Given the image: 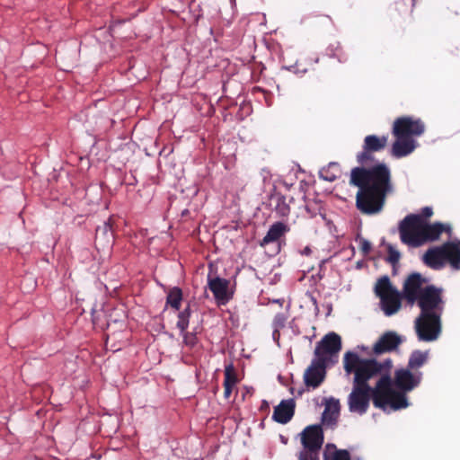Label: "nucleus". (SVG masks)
Masks as SVG:
<instances>
[{"mask_svg":"<svg viewBox=\"0 0 460 460\" xmlns=\"http://www.w3.org/2000/svg\"><path fill=\"white\" fill-rule=\"evenodd\" d=\"M389 367V361H378L376 358H363L358 353L347 351L343 357V368L347 376L353 375L352 390L348 396L350 412L365 414L370 400L374 402L376 390L371 387L368 381L380 377L382 371Z\"/></svg>","mask_w":460,"mask_h":460,"instance_id":"obj_1","label":"nucleus"},{"mask_svg":"<svg viewBox=\"0 0 460 460\" xmlns=\"http://www.w3.org/2000/svg\"><path fill=\"white\" fill-rule=\"evenodd\" d=\"M349 182L358 187L356 206L366 215L381 212L386 196L394 191L391 171L385 164H378L368 169L354 168L350 173Z\"/></svg>","mask_w":460,"mask_h":460,"instance_id":"obj_2","label":"nucleus"},{"mask_svg":"<svg viewBox=\"0 0 460 460\" xmlns=\"http://www.w3.org/2000/svg\"><path fill=\"white\" fill-rule=\"evenodd\" d=\"M403 296L410 305L417 304L420 309L419 316L433 317L443 314L445 301L442 289L426 285L419 273L411 274L403 285Z\"/></svg>","mask_w":460,"mask_h":460,"instance_id":"obj_3","label":"nucleus"},{"mask_svg":"<svg viewBox=\"0 0 460 460\" xmlns=\"http://www.w3.org/2000/svg\"><path fill=\"white\" fill-rule=\"evenodd\" d=\"M399 232L403 243L419 247L425 243L438 240L443 232L450 234L451 227L441 223L428 224L420 216L411 214L400 223Z\"/></svg>","mask_w":460,"mask_h":460,"instance_id":"obj_4","label":"nucleus"},{"mask_svg":"<svg viewBox=\"0 0 460 460\" xmlns=\"http://www.w3.org/2000/svg\"><path fill=\"white\" fill-rule=\"evenodd\" d=\"M384 361H389V367H385L376 383V395L374 406L382 410H385L388 405L394 411L404 409L409 405L405 394L407 392L393 389L391 377L393 361L391 358H386Z\"/></svg>","mask_w":460,"mask_h":460,"instance_id":"obj_5","label":"nucleus"},{"mask_svg":"<svg viewBox=\"0 0 460 460\" xmlns=\"http://www.w3.org/2000/svg\"><path fill=\"white\" fill-rule=\"evenodd\" d=\"M423 261L433 270H441L448 262L453 270H460V240L447 242L429 248L423 255Z\"/></svg>","mask_w":460,"mask_h":460,"instance_id":"obj_6","label":"nucleus"},{"mask_svg":"<svg viewBox=\"0 0 460 460\" xmlns=\"http://www.w3.org/2000/svg\"><path fill=\"white\" fill-rule=\"evenodd\" d=\"M374 292L380 298V306L387 315L396 314L401 307L402 296L400 292L392 286L387 276L377 279L374 287Z\"/></svg>","mask_w":460,"mask_h":460,"instance_id":"obj_7","label":"nucleus"},{"mask_svg":"<svg viewBox=\"0 0 460 460\" xmlns=\"http://www.w3.org/2000/svg\"><path fill=\"white\" fill-rule=\"evenodd\" d=\"M422 376L421 371H413L407 367L398 368L392 378V385L402 392H411L420 385Z\"/></svg>","mask_w":460,"mask_h":460,"instance_id":"obj_8","label":"nucleus"},{"mask_svg":"<svg viewBox=\"0 0 460 460\" xmlns=\"http://www.w3.org/2000/svg\"><path fill=\"white\" fill-rule=\"evenodd\" d=\"M425 125L420 119L411 117L398 118L394 122L393 134L396 137H419L423 134Z\"/></svg>","mask_w":460,"mask_h":460,"instance_id":"obj_9","label":"nucleus"},{"mask_svg":"<svg viewBox=\"0 0 460 460\" xmlns=\"http://www.w3.org/2000/svg\"><path fill=\"white\" fill-rule=\"evenodd\" d=\"M414 328L420 341H435L441 332L440 318H416Z\"/></svg>","mask_w":460,"mask_h":460,"instance_id":"obj_10","label":"nucleus"},{"mask_svg":"<svg viewBox=\"0 0 460 460\" xmlns=\"http://www.w3.org/2000/svg\"><path fill=\"white\" fill-rule=\"evenodd\" d=\"M341 349V337L331 332L325 335L315 347L314 354L317 359L324 358L325 363L328 360V356L337 354Z\"/></svg>","mask_w":460,"mask_h":460,"instance_id":"obj_11","label":"nucleus"},{"mask_svg":"<svg viewBox=\"0 0 460 460\" xmlns=\"http://www.w3.org/2000/svg\"><path fill=\"white\" fill-rule=\"evenodd\" d=\"M324 358H314L304 373V381L307 387L315 389L319 387L325 378Z\"/></svg>","mask_w":460,"mask_h":460,"instance_id":"obj_12","label":"nucleus"},{"mask_svg":"<svg viewBox=\"0 0 460 460\" xmlns=\"http://www.w3.org/2000/svg\"><path fill=\"white\" fill-rule=\"evenodd\" d=\"M388 142V136L368 135L364 139L363 151L357 156L358 162L365 164L370 159V153L383 150Z\"/></svg>","mask_w":460,"mask_h":460,"instance_id":"obj_13","label":"nucleus"},{"mask_svg":"<svg viewBox=\"0 0 460 460\" xmlns=\"http://www.w3.org/2000/svg\"><path fill=\"white\" fill-rule=\"evenodd\" d=\"M323 439V432L320 425L307 426L301 433V443L305 448L321 450Z\"/></svg>","mask_w":460,"mask_h":460,"instance_id":"obj_14","label":"nucleus"},{"mask_svg":"<svg viewBox=\"0 0 460 460\" xmlns=\"http://www.w3.org/2000/svg\"><path fill=\"white\" fill-rule=\"evenodd\" d=\"M208 286L218 303L226 304L231 299L232 292L229 289V280L219 277H208Z\"/></svg>","mask_w":460,"mask_h":460,"instance_id":"obj_15","label":"nucleus"},{"mask_svg":"<svg viewBox=\"0 0 460 460\" xmlns=\"http://www.w3.org/2000/svg\"><path fill=\"white\" fill-rule=\"evenodd\" d=\"M402 343L401 337L394 332H386L373 347V352L376 355L396 349Z\"/></svg>","mask_w":460,"mask_h":460,"instance_id":"obj_16","label":"nucleus"},{"mask_svg":"<svg viewBox=\"0 0 460 460\" xmlns=\"http://www.w3.org/2000/svg\"><path fill=\"white\" fill-rule=\"evenodd\" d=\"M176 325L183 335L185 344L193 347L197 343V334L202 330L201 321H197L193 331H190V318H179Z\"/></svg>","mask_w":460,"mask_h":460,"instance_id":"obj_17","label":"nucleus"},{"mask_svg":"<svg viewBox=\"0 0 460 460\" xmlns=\"http://www.w3.org/2000/svg\"><path fill=\"white\" fill-rule=\"evenodd\" d=\"M295 413V402L292 399L283 400L280 403L274 408L272 419L274 421L286 424L288 423Z\"/></svg>","mask_w":460,"mask_h":460,"instance_id":"obj_18","label":"nucleus"},{"mask_svg":"<svg viewBox=\"0 0 460 460\" xmlns=\"http://www.w3.org/2000/svg\"><path fill=\"white\" fill-rule=\"evenodd\" d=\"M396 141L392 146V155L394 157L401 158L410 155L416 147V142L411 137H396Z\"/></svg>","mask_w":460,"mask_h":460,"instance_id":"obj_19","label":"nucleus"},{"mask_svg":"<svg viewBox=\"0 0 460 460\" xmlns=\"http://www.w3.org/2000/svg\"><path fill=\"white\" fill-rule=\"evenodd\" d=\"M429 350H413L408 359L407 367L413 371H420L419 369L423 367L429 360Z\"/></svg>","mask_w":460,"mask_h":460,"instance_id":"obj_20","label":"nucleus"},{"mask_svg":"<svg viewBox=\"0 0 460 460\" xmlns=\"http://www.w3.org/2000/svg\"><path fill=\"white\" fill-rule=\"evenodd\" d=\"M288 231V226L282 223L277 222L273 224L267 234L262 239V244H267L272 242L279 240L282 235H284Z\"/></svg>","mask_w":460,"mask_h":460,"instance_id":"obj_21","label":"nucleus"},{"mask_svg":"<svg viewBox=\"0 0 460 460\" xmlns=\"http://www.w3.org/2000/svg\"><path fill=\"white\" fill-rule=\"evenodd\" d=\"M340 402L338 400L331 398L326 402L325 409L323 413V420L328 423L334 421L339 414Z\"/></svg>","mask_w":460,"mask_h":460,"instance_id":"obj_22","label":"nucleus"},{"mask_svg":"<svg viewBox=\"0 0 460 460\" xmlns=\"http://www.w3.org/2000/svg\"><path fill=\"white\" fill-rule=\"evenodd\" d=\"M340 173L341 170L337 163H330L326 167L319 171L320 178L330 182L335 181L340 176Z\"/></svg>","mask_w":460,"mask_h":460,"instance_id":"obj_23","label":"nucleus"},{"mask_svg":"<svg viewBox=\"0 0 460 460\" xmlns=\"http://www.w3.org/2000/svg\"><path fill=\"white\" fill-rule=\"evenodd\" d=\"M96 239L103 240L109 245L112 243L113 232L110 221L104 222L102 226L96 229Z\"/></svg>","mask_w":460,"mask_h":460,"instance_id":"obj_24","label":"nucleus"},{"mask_svg":"<svg viewBox=\"0 0 460 460\" xmlns=\"http://www.w3.org/2000/svg\"><path fill=\"white\" fill-rule=\"evenodd\" d=\"M181 301H182L181 289H180L179 288H172L167 295L166 305L175 310H179L181 307Z\"/></svg>","mask_w":460,"mask_h":460,"instance_id":"obj_25","label":"nucleus"},{"mask_svg":"<svg viewBox=\"0 0 460 460\" xmlns=\"http://www.w3.org/2000/svg\"><path fill=\"white\" fill-rule=\"evenodd\" d=\"M238 382L234 367L232 364L225 367V380L224 384L234 386Z\"/></svg>","mask_w":460,"mask_h":460,"instance_id":"obj_26","label":"nucleus"},{"mask_svg":"<svg viewBox=\"0 0 460 460\" xmlns=\"http://www.w3.org/2000/svg\"><path fill=\"white\" fill-rule=\"evenodd\" d=\"M320 450L314 448H305L300 451L298 460H319Z\"/></svg>","mask_w":460,"mask_h":460,"instance_id":"obj_27","label":"nucleus"},{"mask_svg":"<svg viewBox=\"0 0 460 460\" xmlns=\"http://www.w3.org/2000/svg\"><path fill=\"white\" fill-rule=\"evenodd\" d=\"M388 251V261L392 264H395L399 261L401 254L400 252L391 244L387 246Z\"/></svg>","mask_w":460,"mask_h":460,"instance_id":"obj_28","label":"nucleus"},{"mask_svg":"<svg viewBox=\"0 0 460 460\" xmlns=\"http://www.w3.org/2000/svg\"><path fill=\"white\" fill-rule=\"evenodd\" d=\"M331 460H350L349 453L347 450H336Z\"/></svg>","mask_w":460,"mask_h":460,"instance_id":"obj_29","label":"nucleus"},{"mask_svg":"<svg viewBox=\"0 0 460 460\" xmlns=\"http://www.w3.org/2000/svg\"><path fill=\"white\" fill-rule=\"evenodd\" d=\"M359 246L364 254H367L371 251V243L366 239L359 240Z\"/></svg>","mask_w":460,"mask_h":460,"instance_id":"obj_30","label":"nucleus"},{"mask_svg":"<svg viewBox=\"0 0 460 460\" xmlns=\"http://www.w3.org/2000/svg\"><path fill=\"white\" fill-rule=\"evenodd\" d=\"M433 214L432 208L430 207H425L421 209V213L418 216H420L424 221H426L427 218L430 217Z\"/></svg>","mask_w":460,"mask_h":460,"instance_id":"obj_31","label":"nucleus"},{"mask_svg":"<svg viewBox=\"0 0 460 460\" xmlns=\"http://www.w3.org/2000/svg\"><path fill=\"white\" fill-rule=\"evenodd\" d=\"M223 385H224V396H225V398H229L232 394V391H233V386L229 385H226V384H223Z\"/></svg>","mask_w":460,"mask_h":460,"instance_id":"obj_32","label":"nucleus"},{"mask_svg":"<svg viewBox=\"0 0 460 460\" xmlns=\"http://www.w3.org/2000/svg\"><path fill=\"white\" fill-rule=\"evenodd\" d=\"M270 408L269 403L267 401H262V403L261 405V411H268Z\"/></svg>","mask_w":460,"mask_h":460,"instance_id":"obj_33","label":"nucleus"},{"mask_svg":"<svg viewBox=\"0 0 460 460\" xmlns=\"http://www.w3.org/2000/svg\"><path fill=\"white\" fill-rule=\"evenodd\" d=\"M311 252H312V250L310 249V247L306 246V247H305V248L303 249V251H302V252H301V253H302L303 255H310V254H311Z\"/></svg>","mask_w":460,"mask_h":460,"instance_id":"obj_34","label":"nucleus"},{"mask_svg":"<svg viewBox=\"0 0 460 460\" xmlns=\"http://www.w3.org/2000/svg\"><path fill=\"white\" fill-rule=\"evenodd\" d=\"M197 321H199V319L192 318V321H190V331H193V326L196 324Z\"/></svg>","mask_w":460,"mask_h":460,"instance_id":"obj_35","label":"nucleus"},{"mask_svg":"<svg viewBox=\"0 0 460 460\" xmlns=\"http://www.w3.org/2000/svg\"><path fill=\"white\" fill-rule=\"evenodd\" d=\"M102 319H103V318H100V317H97V318H92V324H93V326H95L96 324H99V322H100L101 320H102Z\"/></svg>","mask_w":460,"mask_h":460,"instance_id":"obj_36","label":"nucleus"},{"mask_svg":"<svg viewBox=\"0 0 460 460\" xmlns=\"http://www.w3.org/2000/svg\"><path fill=\"white\" fill-rule=\"evenodd\" d=\"M331 311H332V308L328 305L326 314L329 315L331 314Z\"/></svg>","mask_w":460,"mask_h":460,"instance_id":"obj_37","label":"nucleus"}]
</instances>
